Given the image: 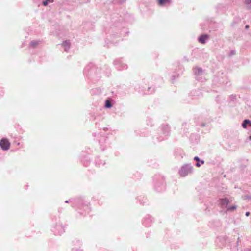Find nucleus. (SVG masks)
Returning <instances> with one entry per match:
<instances>
[{"label": "nucleus", "mask_w": 251, "mask_h": 251, "mask_svg": "<svg viewBox=\"0 0 251 251\" xmlns=\"http://www.w3.org/2000/svg\"><path fill=\"white\" fill-rule=\"evenodd\" d=\"M0 145L1 149L3 150H8L10 146V143L7 139H2L0 142Z\"/></svg>", "instance_id": "nucleus-1"}, {"label": "nucleus", "mask_w": 251, "mask_h": 251, "mask_svg": "<svg viewBox=\"0 0 251 251\" xmlns=\"http://www.w3.org/2000/svg\"><path fill=\"white\" fill-rule=\"evenodd\" d=\"M171 0H157L158 4L160 6H163L170 3Z\"/></svg>", "instance_id": "nucleus-2"}, {"label": "nucleus", "mask_w": 251, "mask_h": 251, "mask_svg": "<svg viewBox=\"0 0 251 251\" xmlns=\"http://www.w3.org/2000/svg\"><path fill=\"white\" fill-rule=\"evenodd\" d=\"M220 204L222 206H225V205L227 206V204L229 203V200L226 198H225L224 199H221L220 200Z\"/></svg>", "instance_id": "nucleus-3"}, {"label": "nucleus", "mask_w": 251, "mask_h": 251, "mask_svg": "<svg viewBox=\"0 0 251 251\" xmlns=\"http://www.w3.org/2000/svg\"><path fill=\"white\" fill-rule=\"evenodd\" d=\"M208 36L207 35H202L200 36L199 38V41L202 44H204L205 42V40L208 39Z\"/></svg>", "instance_id": "nucleus-4"}, {"label": "nucleus", "mask_w": 251, "mask_h": 251, "mask_svg": "<svg viewBox=\"0 0 251 251\" xmlns=\"http://www.w3.org/2000/svg\"><path fill=\"white\" fill-rule=\"evenodd\" d=\"M249 124L250 126H251V122L249 120H245L242 124V126L244 128H247V125Z\"/></svg>", "instance_id": "nucleus-5"}, {"label": "nucleus", "mask_w": 251, "mask_h": 251, "mask_svg": "<svg viewBox=\"0 0 251 251\" xmlns=\"http://www.w3.org/2000/svg\"><path fill=\"white\" fill-rule=\"evenodd\" d=\"M105 107L106 108H111L112 107V104L111 102L109 100H107L105 102Z\"/></svg>", "instance_id": "nucleus-6"}, {"label": "nucleus", "mask_w": 251, "mask_h": 251, "mask_svg": "<svg viewBox=\"0 0 251 251\" xmlns=\"http://www.w3.org/2000/svg\"><path fill=\"white\" fill-rule=\"evenodd\" d=\"M236 209V206H230L228 207L227 208V211H233L235 210Z\"/></svg>", "instance_id": "nucleus-7"}, {"label": "nucleus", "mask_w": 251, "mask_h": 251, "mask_svg": "<svg viewBox=\"0 0 251 251\" xmlns=\"http://www.w3.org/2000/svg\"><path fill=\"white\" fill-rule=\"evenodd\" d=\"M37 44H38V42H32L31 43V45L33 47H35Z\"/></svg>", "instance_id": "nucleus-8"}, {"label": "nucleus", "mask_w": 251, "mask_h": 251, "mask_svg": "<svg viewBox=\"0 0 251 251\" xmlns=\"http://www.w3.org/2000/svg\"><path fill=\"white\" fill-rule=\"evenodd\" d=\"M251 2V0H246L245 3L247 4H249Z\"/></svg>", "instance_id": "nucleus-9"}, {"label": "nucleus", "mask_w": 251, "mask_h": 251, "mask_svg": "<svg viewBox=\"0 0 251 251\" xmlns=\"http://www.w3.org/2000/svg\"><path fill=\"white\" fill-rule=\"evenodd\" d=\"M62 45L64 46H65L66 45H69V42H68L67 41H65V42H64L62 44Z\"/></svg>", "instance_id": "nucleus-10"}, {"label": "nucleus", "mask_w": 251, "mask_h": 251, "mask_svg": "<svg viewBox=\"0 0 251 251\" xmlns=\"http://www.w3.org/2000/svg\"><path fill=\"white\" fill-rule=\"evenodd\" d=\"M43 4L44 6H46L48 4V1H44Z\"/></svg>", "instance_id": "nucleus-11"}, {"label": "nucleus", "mask_w": 251, "mask_h": 251, "mask_svg": "<svg viewBox=\"0 0 251 251\" xmlns=\"http://www.w3.org/2000/svg\"><path fill=\"white\" fill-rule=\"evenodd\" d=\"M194 159L196 160L197 161H199V158H198V157H195L194 158Z\"/></svg>", "instance_id": "nucleus-12"}, {"label": "nucleus", "mask_w": 251, "mask_h": 251, "mask_svg": "<svg viewBox=\"0 0 251 251\" xmlns=\"http://www.w3.org/2000/svg\"><path fill=\"white\" fill-rule=\"evenodd\" d=\"M250 212H247L246 213V215L247 216H249L250 215Z\"/></svg>", "instance_id": "nucleus-13"}, {"label": "nucleus", "mask_w": 251, "mask_h": 251, "mask_svg": "<svg viewBox=\"0 0 251 251\" xmlns=\"http://www.w3.org/2000/svg\"><path fill=\"white\" fill-rule=\"evenodd\" d=\"M200 165H200V164L199 162H198V163L196 164V166H197V167H200Z\"/></svg>", "instance_id": "nucleus-14"}, {"label": "nucleus", "mask_w": 251, "mask_h": 251, "mask_svg": "<svg viewBox=\"0 0 251 251\" xmlns=\"http://www.w3.org/2000/svg\"><path fill=\"white\" fill-rule=\"evenodd\" d=\"M249 28V25H246V26H245V28H246V29H248Z\"/></svg>", "instance_id": "nucleus-15"}, {"label": "nucleus", "mask_w": 251, "mask_h": 251, "mask_svg": "<svg viewBox=\"0 0 251 251\" xmlns=\"http://www.w3.org/2000/svg\"><path fill=\"white\" fill-rule=\"evenodd\" d=\"M47 1H50V2H52L53 0H47Z\"/></svg>", "instance_id": "nucleus-16"}, {"label": "nucleus", "mask_w": 251, "mask_h": 251, "mask_svg": "<svg viewBox=\"0 0 251 251\" xmlns=\"http://www.w3.org/2000/svg\"><path fill=\"white\" fill-rule=\"evenodd\" d=\"M250 139L251 140V135L249 137Z\"/></svg>", "instance_id": "nucleus-17"}]
</instances>
